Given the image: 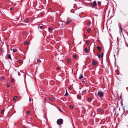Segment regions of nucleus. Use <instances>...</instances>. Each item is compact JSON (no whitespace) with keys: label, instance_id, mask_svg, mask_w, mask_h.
Instances as JSON below:
<instances>
[{"label":"nucleus","instance_id":"f257e3e1","mask_svg":"<svg viewBox=\"0 0 128 128\" xmlns=\"http://www.w3.org/2000/svg\"><path fill=\"white\" fill-rule=\"evenodd\" d=\"M72 20L70 19H68L66 21H62L63 22V24L64 25H67L68 24H70L72 22Z\"/></svg>","mask_w":128,"mask_h":128},{"label":"nucleus","instance_id":"f03ea898","mask_svg":"<svg viewBox=\"0 0 128 128\" xmlns=\"http://www.w3.org/2000/svg\"><path fill=\"white\" fill-rule=\"evenodd\" d=\"M63 122V120L61 118H60L57 120L56 122L58 125H60L62 124Z\"/></svg>","mask_w":128,"mask_h":128},{"label":"nucleus","instance_id":"7ed1b4c3","mask_svg":"<svg viewBox=\"0 0 128 128\" xmlns=\"http://www.w3.org/2000/svg\"><path fill=\"white\" fill-rule=\"evenodd\" d=\"M98 96L100 98H101L103 96L104 93L101 91L98 90Z\"/></svg>","mask_w":128,"mask_h":128},{"label":"nucleus","instance_id":"20e7f679","mask_svg":"<svg viewBox=\"0 0 128 128\" xmlns=\"http://www.w3.org/2000/svg\"><path fill=\"white\" fill-rule=\"evenodd\" d=\"M91 5L92 6V8L95 7L96 5V1H94L90 3Z\"/></svg>","mask_w":128,"mask_h":128},{"label":"nucleus","instance_id":"39448f33","mask_svg":"<svg viewBox=\"0 0 128 128\" xmlns=\"http://www.w3.org/2000/svg\"><path fill=\"white\" fill-rule=\"evenodd\" d=\"M97 56H98L99 58H102L103 57V54L102 53H101L100 54H97Z\"/></svg>","mask_w":128,"mask_h":128},{"label":"nucleus","instance_id":"423d86ee","mask_svg":"<svg viewBox=\"0 0 128 128\" xmlns=\"http://www.w3.org/2000/svg\"><path fill=\"white\" fill-rule=\"evenodd\" d=\"M92 64L93 65L95 66L97 64V62L95 60H94L92 61Z\"/></svg>","mask_w":128,"mask_h":128},{"label":"nucleus","instance_id":"0eeeda50","mask_svg":"<svg viewBox=\"0 0 128 128\" xmlns=\"http://www.w3.org/2000/svg\"><path fill=\"white\" fill-rule=\"evenodd\" d=\"M86 92H87L86 90H83L82 91V94L84 95V94H85L86 93Z\"/></svg>","mask_w":128,"mask_h":128},{"label":"nucleus","instance_id":"6e6552de","mask_svg":"<svg viewBox=\"0 0 128 128\" xmlns=\"http://www.w3.org/2000/svg\"><path fill=\"white\" fill-rule=\"evenodd\" d=\"M77 98L79 100H80L81 99V97L80 95H78L77 96Z\"/></svg>","mask_w":128,"mask_h":128},{"label":"nucleus","instance_id":"1a4fd4ad","mask_svg":"<svg viewBox=\"0 0 128 128\" xmlns=\"http://www.w3.org/2000/svg\"><path fill=\"white\" fill-rule=\"evenodd\" d=\"M67 60L68 63L70 64L71 62V60L70 58H67Z\"/></svg>","mask_w":128,"mask_h":128},{"label":"nucleus","instance_id":"9d476101","mask_svg":"<svg viewBox=\"0 0 128 128\" xmlns=\"http://www.w3.org/2000/svg\"><path fill=\"white\" fill-rule=\"evenodd\" d=\"M8 59H10L11 60H12V58H11V57L10 56V54H9L8 56Z\"/></svg>","mask_w":128,"mask_h":128},{"label":"nucleus","instance_id":"9b49d317","mask_svg":"<svg viewBox=\"0 0 128 128\" xmlns=\"http://www.w3.org/2000/svg\"><path fill=\"white\" fill-rule=\"evenodd\" d=\"M83 78V76H82V74H80V76L79 77V80H81Z\"/></svg>","mask_w":128,"mask_h":128},{"label":"nucleus","instance_id":"f8f14e48","mask_svg":"<svg viewBox=\"0 0 128 128\" xmlns=\"http://www.w3.org/2000/svg\"><path fill=\"white\" fill-rule=\"evenodd\" d=\"M92 100V98L91 97H90L89 98L88 100V101L89 102H91Z\"/></svg>","mask_w":128,"mask_h":128},{"label":"nucleus","instance_id":"ddd939ff","mask_svg":"<svg viewBox=\"0 0 128 128\" xmlns=\"http://www.w3.org/2000/svg\"><path fill=\"white\" fill-rule=\"evenodd\" d=\"M97 49L99 50V51H100L101 50L100 47V46H98L96 47Z\"/></svg>","mask_w":128,"mask_h":128},{"label":"nucleus","instance_id":"4468645a","mask_svg":"<svg viewBox=\"0 0 128 128\" xmlns=\"http://www.w3.org/2000/svg\"><path fill=\"white\" fill-rule=\"evenodd\" d=\"M17 50V49L16 48H14L13 50V52H16Z\"/></svg>","mask_w":128,"mask_h":128},{"label":"nucleus","instance_id":"2eb2a0df","mask_svg":"<svg viewBox=\"0 0 128 128\" xmlns=\"http://www.w3.org/2000/svg\"><path fill=\"white\" fill-rule=\"evenodd\" d=\"M68 92H67V91L66 90V94L64 95V96H68Z\"/></svg>","mask_w":128,"mask_h":128},{"label":"nucleus","instance_id":"dca6fc26","mask_svg":"<svg viewBox=\"0 0 128 128\" xmlns=\"http://www.w3.org/2000/svg\"><path fill=\"white\" fill-rule=\"evenodd\" d=\"M98 111L100 113H102L103 112V110L102 109H98Z\"/></svg>","mask_w":128,"mask_h":128},{"label":"nucleus","instance_id":"f3484780","mask_svg":"<svg viewBox=\"0 0 128 128\" xmlns=\"http://www.w3.org/2000/svg\"><path fill=\"white\" fill-rule=\"evenodd\" d=\"M29 42L28 41H26L24 43V44L25 45H26L28 44Z\"/></svg>","mask_w":128,"mask_h":128},{"label":"nucleus","instance_id":"a211bd4d","mask_svg":"<svg viewBox=\"0 0 128 128\" xmlns=\"http://www.w3.org/2000/svg\"><path fill=\"white\" fill-rule=\"evenodd\" d=\"M85 51L86 52H88V50L87 48H85Z\"/></svg>","mask_w":128,"mask_h":128},{"label":"nucleus","instance_id":"6ab92c4d","mask_svg":"<svg viewBox=\"0 0 128 128\" xmlns=\"http://www.w3.org/2000/svg\"><path fill=\"white\" fill-rule=\"evenodd\" d=\"M50 100L51 101H53L54 100V99L52 98H49Z\"/></svg>","mask_w":128,"mask_h":128},{"label":"nucleus","instance_id":"aec40b11","mask_svg":"<svg viewBox=\"0 0 128 128\" xmlns=\"http://www.w3.org/2000/svg\"><path fill=\"white\" fill-rule=\"evenodd\" d=\"M17 98V96H14L13 98V100H15Z\"/></svg>","mask_w":128,"mask_h":128},{"label":"nucleus","instance_id":"412c9836","mask_svg":"<svg viewBox=\"0 0 128 128\" xmlns=\"http://www.w3.org/2000/svg\"><path fill=\"white\" fill-rule=\"evenodd\" d=\"M97 3L99 5H100L101 4V2L100 1H98Z\"/></svg>","mask_w":128,"mask_h":128},{"label":"nucleus","instance_id":"4be33fe9","mask_svg":"<svg viewBox=\"0 0 128 128\" xmlns=\"http://www.w3.org/2000/svg\"><path fill=\"white\" fill-rule=\"evenodd\" d=\"M122 32V27L121 26L120 27V33H121V32Z\"/></svg>","mask_w":128,"mask_h":128},{"label":"nucleus","instance_id":"5701e85b","mask_svg":"<svg viewBox=\"0 0 128 128\" xmlns=\"http://www.w3.org/2000/svg\"><path fill=\"white\" fill-rule=\"evenodd\" d=\"M39 27L41 29L43 30L42 28H43V26H40Z\"/></svg>","mask_w":128,"mask_h":128},{"label":"nucleus","instance_id":"b1692460","mask_svg":"<svg viewBox=\"0 0 128 128\" xmlns=\"http://www.w3.org/2000/svg\"><path fill=\"white\" fill-rule=\"evenodd\" d=\"M7 86L8 87H10V84L9 83L7 84Z\"/></svg>","mask_w":128,"mask_h":128},{"label":"nucleus","instance_id":"393cba45","mask_svg":"<svg viewBox=\"0 0 128 128\" xmlns=\"http://www.w3.org/2000/svg\"><path fill=\"white\" fill-rule=\"evenodd\" d=\"M30 113V111H28L26 112V114H29Z\"/></svg>","mask_w":128,"mask_h":128},{"label":"nucleus","instance_id":"a878e982","mask_svg":"<svg viewBox=\"0 0 128 128\" xmlns=\"http://www.w3.org/2000/svg\"><path fill=\"white\" fill-rule=\"evenodd\" d=\"M90 43V42L88 41H87L86 42V44H88Z\"/></svg>","mask_w":128,"mask_h":128},{"label":"nucleus","instance_id":"bb28decb","mask_svg":"<svg viewBox=\"0 0 128 128\" xmlns=\"http://www.w3.org/2000/svg\"><path fill=\"white\" fill-rule=\"evenodd\" d=\"M87 31L88 32H90V29L88 28L87 30Z\"/></svg>","mask_w":128,"mask_h":128},{"label":"nucleus","instance_id":"cd10ccee","mask_svg":"<svg viewBox=\"0 0 128 128\" xmlns=\"http://www.w3.org/2000/svg\"><path fill=\"white\" fill-rule=\"evenodd\" d=\"M73 58H76V55H74V56H73Z\"/></svg>","mask_w":128,"mask_h":128},{"label":"nucleus","instance_id":"c85d7f7f","mask_svg":"<svg viewBox=\"0 0 128 128\" xmlns=\"http://www.w3.org/2000/svg\"><path fill=\"white\" fill-rule=\"evenodd\" d=\"M4 110H2L1 112L2 114H4Z\"/></svg>","mask_w":128,"mask_h":128},{"label":"nucleus","instance_id":"c756f323","mask_svg":"<svg viewBox=\"0 0 128 128\" xmlns=\"http://www.w3.org/2000/svg\"><path fill=\"white\" fill-rule=\"evenodd\" d=\"M86 80L85 79L83 80L82 81V82L83 83H85L86 82Z\"/></svg>","mask_w":128,"mask_h":128},{"label":"nucleus","instance_id":"7c9ffc66","mask_svg":"<svg viewBox=\"0 0 128 128\" xmlns=\"http://www.w3.org/2000/svg\"><path fill=\"white\" fill-rule=\"evenodd\" d=\"M70 108H73V106L72 105H71L70 106Z\"/></svg>","mask_w":128,"mask_h":128},{"label":"nucleus","instance_id":"2f4dec72","mask_svg":"<svg viewBox=\"0 0 128 128\" xmlns=\"http://www.w3.org/2000/svg\"><path fill=\"white\" fill-rule=\"evenodd\" d=\"M52 30V28H51V27H50L49 28V30Z\"/></svg>","mask_w":128,"mask_h":128},{"label":"nucleus","instance_id":"473e14b6","mask_svg":"<svg viewBox=\"0 0 128 128\" xmlns=\"http://www.w3.org/2000/svg\"><path fill=\"white\" fill-rule=\"evenodd\" d=\"M37 61L38 62H41L39 60H38Z\"/></svg>","mask_w":128,"mask_h":128},{"label":"nucleus","instance_id":"72a5a7b5","mask_svg":"<svg viewBox=\"0 0 128 128\" xmlns=\"http://www.w3.org/2000/svg\"><path fill=\"white\" fill-rule=\"evenodd\" d=\"M18 74L19 76H20V74L19 72H18Z\"/></svg>","mask_w":128,"mask_h":128},{"label":"nucleus","instance_id":"f704fd0d","mask_svg":"<svg viewBox=\"0 0 128 128\" xmlns=\"http://www.w3.org/2000/svg\"><path fill=\"white\" fill-rule=\"evenodd\" d=\"M14 81V80L13 79H12L11 80V82H13Z\"/></svg>","mask_w":128,"mask_h":128},{"label":"nucleus","instance_id":"c9c22d12","mask_svg":"<svg viewBox=\"0 0 128 128\" xmlns=\"http://www.w3.org/2000/svg\"><path fill=\"white\" fill-rule=\"evenodd\" d=\"M3 51V49L2 48H1L0 49V51L1 52H2Z\"/></svg>","mask_w":128,"mask_h":128},{"label":"nucleus","instance_id":"e433bc0d","mask_svg":"<svg viewBox=\"0 0 128 128\" xmlns=\"http://www.w3.org/2000/svg\"><path fill=\"white\" fill-rule=\"evenodd\" d=\"M4 76H2L1 78V79H2V80H4Z\"/></svg>","mask_w":128,"mask_h":128},{"label":"nucleus","instance_id":"4c0bfd02","mask_svg":"<svg viewBox=\"0 0 128 128\" xmlns=\"http://www.w3.org/2000/svg\"><path fill=\"white\" fill-rule=\"evenodd\" d=\"M18 62L19 63H20L22 62V60H18Z\"/></svg>","mask_w":128,"mask_h":128},{"label":"nucleus","instance_id":"58836bf2","mask_svg":"<svg viewBox=\"0 0 128 128\" xmlns=\"http://www.w3.org/2000/svg\"><path fill=\"white\" fill-rule=\"evenodd\" d=\"M56 69L57 70H59L60 69V68L58 67L56 68Z\"/></svg>","mask_w":128,"mask_h":128},{"label":"nucleus","instance_id":"ea45409f","mask_svg":"<svg viewBox=\"0 0 128 128\" xmlns=\"http://www.w3.org/2000/svg\"><path fill=\"white\" fill-rule=\"evenodd\" d=\"M12 9H13V8H10V10H12Z\"/></svg>","mask_w":128,"mask_h":128},{"label":"nucleus","instance_id":"a19ab883","mask_svg":"<svg viewBox=\"0 0 128 128\" xmlns=\"http://www.w3.org/2000/svg\"><path fill=\"white\" fill-rule=\"evenodd\" d=\"M26 20L27 21H28V19H26Z\"/></svg>","mask_w":128,"mask_h":128},{"label":"nucleus","instance_id":"79ce46f5","mask_svg":"<svg viewBox=\"0 0 128 128\" xmlns=\"http://www.w3.org/2000/svg\"><path fill=\"white\" fill-rule=\"evenodd\" d=\"M22 128H26V127L25 126H24L22 127Z\"/></svg>","mask_w":128,"mask_h":128},{"label":"nucleus","instance_id":"37998d69","mask_svg":"<svg viewBox=\"0 0 128 128\" xmlns=\"http://www.w3.org/2000/svg\"><path fill=\"white\" fill-rule=\"evenodd\" d=\"M29 101L30 102L31 101V99L30 98V99H29Z\"/></svg>","mask_w":128,"mask_h":128},{"label":"nucleus","instance_id":"c03bdc74","mask_svg":"<svg viewBox=\"0 0 128 128\" xmlns=\"http://www.w3.org/2000/svg\"><path fill=\"white\" fill-rule=\"evenodd\" d=\"M69 89H71V87H69Z\"/></svg>","mask_w":128,"mask_h":128},{"label":"nucleus","instance_id":"a18cd8bd","mask_svg":"<svg viewBox=\"0 0 128 128\" xmlns=\"http://www.w3.org/2000/svg\"><path fill=\"white\" fill-rule=\"evenodd\" d=\"M84 37H85L86 36V35L85 34H84Z\"/></svg>","mask_w":128,"mask_h":128},{"label":"nucleus","instance_id":"49530a36","mask_svg":"<svg viewBox=\"0 0 128 128\" xmlns=\"http://www.w3.org/2000/svg\"><path fill=\"white\" fill-rule=\"evenodd\" d=\"M88 24H90V23L89 22H88Z\"/></svg>","mask_w":128,"mask_h":128},{"label":"nucleus","instance_id":"de8ad7c7","mask_svg":"<svg viewBox=\"0 0 128 128\" xmlns=\"http://www.w3.org/2000/svg\"><path fill=\"white\" fill-rule=\"evenodd\" d=\"M58 109H59V110H59V108H58Z\"/></svg>","mask_w":128,"mask_h":128}]
</instances>
